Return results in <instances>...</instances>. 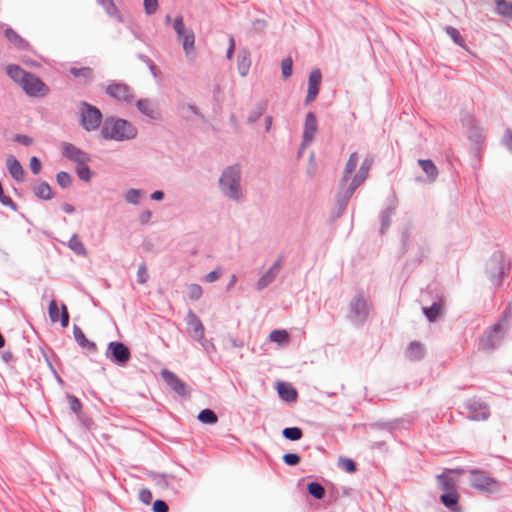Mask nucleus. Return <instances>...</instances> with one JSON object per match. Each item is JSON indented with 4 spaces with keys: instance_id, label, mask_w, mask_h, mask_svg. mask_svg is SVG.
<instances>
[{
    "instance_id": "1",
    "label": "nucleus",
    "mask_w": 512,
    "mask_h": 512,
    "mask_svg": "<svg viewBox=\"0 0 512 512\" xmlns=\"http://www.w3.org/2000/svg\"><path fill=\"white\" fill-rule=\"evenodd\" d=\"M6 70L7 74L30 96L42 97L48 93L47 85L40 78L24 71L21 67L9 65Z\"/></svg>"
},
{
    "instance_id": "2",
    "label": "nucleus",
    "mask_w": 512,
    "mask_h": 512,
    "mask_svg": "<svg viewBox=\"0 0 512 512\" xmlns=\"http://www.w3.org/2000/svg\"><path fill=\"white\" fill-rule=\"evenodd\" d=\"M359 161V155L357 153H352L344 171L342 181L343 183L348 184L351 191L355 190L365 181L372 165V160L366 157L357 170L356 168Z\"/></svg>"
},
{
    "instance_id": "3",
    "label": "nucleus",
    "mask_w": 512,
    "mask_h": 512,
    "mask_svg": "<svg viewBox=\"0 0 512 512\" xmlns=\"http://www.w3.org/2000/svg\"><path fill=\"white\" fill-rule=\"evenodd\" d=\"M102 134L105 138L124 140L136 135L135 128L125 120L108 119L105 121Z\"/></svg>"
},
{
    "instance_id": "4",
    "label": "nucleus",
    "mask_w": 512,
    "mask_h": 512,
    "mask_svg": "<svg viewBox=\"0 0 512 512\" xmlns=\"http://www.w3.org/2000/svg\"><path fill=\"white\" fill-rule=\"evenodd\" d=\"M80 113L82 125L86 130H95L99 127L102 121V115L97 108L87 103H82Z\"/></svg>"
},
{
    "instance_id": "5",
    "label": "nucleus",
    "mask_w": 512,
    "mask_h": 512,
    "mask_svg": "<svg viewBox=\"0 0 512 512\" xmlns=\"http://www.w3.org/2000/svg\"><path fill=\"white\" fill-rule=\"evenodd\" d=\"M471 484L473 487L483 491H494L498 488V482L484 472L475 471L471 473Z\"/></svg>"
},
{
    "instance_id": "6",
    "label": "nucleus",
    "mask_w": 512,
    "mask_h": 512,
    "mask_svg": "<svg viewBox=\"0 0 512 512\" xmlns=\"http://www.w3.org/2000/svg\"><path fill=\"white\" fill-rule=\"evenodd\" d=\"M49 317L52 322H60L62 327H67L69 324V314L67 307L62 304L59 305L56 300H52L48 308Z\"/></svg>"
},
{
    "instance_id": "7",
    "label": "nucleus",
    "mask_w": 512,
    "mask_h": 512,
    "mask_svg": "<svg viewBox=\"0 0 512 512\" xmlns=\"http://www.w3.org/2000/svg\"><path fill=\"white\" fill-rule=\"evenodd\" d=\"M108 350L111 352L113 360L121 365L126 364L130 359V351L123 343L111 342Z\"/></svg>"
},
{
    "instance_id": "8",
    "label": "nucleus",
    "mask_w": 512,
    "mask_h": 512,
    "mask_svg": "<svg viewBox=\"0 0 512 512\" xmlns=\"http://www.w3.org/2000/svg\"><path fill=\"white\" fill-rule=\"evenodd\" d=\"M107 93L118 101L130 102L133 95L128 86L120 83H114L108 86Z\"/></svg>"
},
{
    "instance_id": "9",
    "label": "nucleus",
    "mask_w": 512,
    "mask_h": 512,
    "mask_svg": "<svg viewBox=\"0 0 512 512\" xmlns=\"http://www.w3.org/2000/svg\"><path fill=\"white\" fill-rule=\"evenodd\" d=\"M238 180L239 169L237 167H230L227 169L221 178V183L230 188L232 197L236 196Z\"/></svg>"
},
{
    "instance_id": "10",
    "label": "nucleus",
    "mask_w": 512,
    "mask_h": 512,
    "mask_svg": "<svg viewBox=\"0 0 512 512\" xmlns=\"http://www.w3.org/2000/svg\"><path fill=\"white\" fill-rule=\"evenodd\" d=\"M321 73L319 70L312 71L309 76L308 83V95L306 98V103H310L314 101L318 95L320 84H321Z\"/></svg>"
},
{
    "instance_id": "11",
    "label": "nucleus",
    "mask_w": 512,
    "mask_h": 512,
    "mask_svg": "<svg viewBox=\"0 0 512 512\" xmlns=\"http://www.w3.org/2000/svg\"><path fill=\"white\" fill-rule=\"evenodd\" d=\"M161 376L164 379V381L178 394H185L186 393V385L182 382L181 379L177 377L174 373L163 370L161 372Z\"/></svg>"
},
{
    "instance_id": "12",
    "label": "nucleus",
    "mask_w": 512,
    "mask_h": 512,
    "mask_svg": "<svg viewBox=\"0 0 512 512\" xmlns=\"http://www.w3.org/2000/svg\"><path fill=\"white\" fill-rule=\"evenodd\" d=\"M276 389L284 401L295 402L298 397L296 389L290 383L279 381L276 383Z\"/></svg>"
},
{
    "instance_id": "13",
    "label": "nucleus",
    "mask_w": 512,
    "mask_h": 512,
    "mask_svg": "<svg viewBox=\"0 0 512 512\" xmlns=\"http://www.w3.org/2000/svg\"><path fill=\"white\" fill-rule=\"evenodd\" d=\"M63 154L68 159L78 163H85L88 160V157L85 153L72 145H65L63 148Z\"/></svg>"
},
{
    "instance_id": "14",
    "label": "nucleus",
    "mask_w": 512,
    "mask_h": 512,
    "mask_svg": "<svg viewBox=\"0 0 512 512\" xmlns=\"http://www.w3.org/2000/svg\"><path fill=\"white\" fill-rule=\"evenodd\" d=\"M317 131V120L313 113H308L305 121L304 139L310 141Z\"/></svg>"
},
{
    "instance_id": "15",
    "label": "nucleus",
    "mask_w": 512,
    "mask_h": 512,
    "mask_svg": "<svg viewBox=\"0 0 512 512\" xmlns=\"http://www.w3.org/2000/svg\"><path fill=\"white\" fill-rule=\"evenodd\" d=\"M7 167L15 180L22 181L24 179V170L21 164L14 157H9L7 159Z\"/></svg>"
},
{
    "instance_id": "16",
    "label": "nucleus",
    "mask_w": 512,
    "mask_h": 512,
    "mask_svg": "<svg viewBox=\"0 0 512 512\" xmlns=\"http://www.w3.org/2000/svg\"><path fill=\"white\" fill-rule=\"evenodd\" d=\"M458 500L459 495L454 490L441 496L442 503L454 512L459 511Z\"/></svg>"
},
{
    "instance_id": "17",
    "label": "nucleus",
    "mask_w": 512,
    "mask_h": 512,
    "mask_svg": "<svg viewBox=\"0 0 512 512\" xmlns=\"http://www.w3.org/2000/svg\"><path fill=\"white\" fill-rule=\"evenodd\" d=\"M189 328L195 339L201 340L204 337V326L197 317H191L189 321Z\"/></svg>"
},
{
    "instance_id": "18",
    "label": "nucleus",
    "mask_w": 512,
    "mask_h": 512,
    "mask_svg": "<svg viewBox=\"0 0 512 512\" xmlns=\"http://www.w3.org/2000/svg\"><path fill=\"white\" fill-rule=\"evenodd\" d=\"M489 415L488 408L482 404L470 406V417L475 420L486 419Z\"/></svg>"
},
{
    "instance_id": "19",
    "label": "nucleus",
    "mask_w": 512,
    "mask_h": 512,
    "mask_svg": "<svg viewBox=\"0 0 512 512\" xmlns=\"http://www.w3.org/2000/svg\"><path fill=\"white\" fill-rule=\"evenodd\" d=\"M419 165L422 170L427 174L428 178L433 181L438 175V170L434 163L430 160H419Z\"/></svg>"
},
{
    "instance_id": "20",
    "label": "nucleus",
    "mask_w": 512,
    "mask_h": 512,
    "mask_svg": "<svg viewBox=\"0 0 512 512\" xmlns=\"http://www.w3.org/2000/svg\"><path fill=\"white\" fill-rule=\"evenodd\" d=\"M75 338L81 347L87 349L88 351H92V352L96 350L95 343L88 340L82 331H80V330L76 331Z\"/></svg>"
},
{
    "instance_id": "21",
    "label": "nucleus",
    "mask_w": 512,
    "mask_h": 512,
    "mask_svg": "<svg viewBox=\"0 0 512 512\" xmlns=\"http://www.w3.org/2000/svg\"><path fill=\"white\" fill-rule=\"evenodd\" d=\"M198 419L205 424H215L218 421L217 415L210 409L202 410L198 415Z\"/></svg>"
},
{
    "instance_id": "22",
    "label": "nucleus",
    "mask_w": 512,
    "mask_h": 512,
    "mask_svg": "<svg viewBox=\"0 0 512 512\" xmlns=\"http://www.w3.org/2000/svg\"><path fill=\"white\" fill-rule=\"evenodd\" d=\"M35 193L42 199H50L53 196L52 189L47 183H39L35 187Z\"/></svg>"
},
{
    "instance_id": "23",
    "label": "nucleus",
    "mask_w": 512,
    "mask_h": 512,
    "mask_svg": "<svg viewBox=\"0 0 512 512\" xmlns=\"http://www.w3.org/2000/svg\"><path fill=\"white\" fill-rule=\"evenodd\" d=\"M450 473L459 475L462 473V471L461 470H448L445 474L439 476L438 480L440 481L443 490L448 491V490L454 489V486L450 483V479L448 476V474H450Z\"/></svg>"
},
{
    "instance_id": "24",
    "label": "nucleus",
    "mask_w": 512,
    "mask_h": 512,
    "mask_svg": "<svg viewBox=\"0 0 512 512\" xmlns=\"http://www.w3.org/2000/svg\"><path fill=\"white\" fill-rule=\"evenodd\" d=\"M308 492L316 499H322L325 495L324 487L316 482L308 484Z\"/></svg>"
},
{
    "instance_id": "25",
    "label": "nucleus",
    "mask_w": 512,
    "mask_h": 512,
    "mask_svg": "<svg viewBox=\"0 0 512 512\" xmlns=\"http://www.w3.org/2000/svg\"><path fill=\"white\" fill-rule=\"evenodd\" d=\"M424 354V349L419 343H412L408 348V356L412 360L420 359Z\"/></svg>"
},
{
    "instance_id": "26",
    "label": "nucleus",
    "mask_w": 512,
    "mask_h": 512,
    "mask_svg": "<svg viewBox=\"0 0 512 512\" xmlns=\"http://www.w3.org/2000/svg\"><path fill=\"white\" fill-rule=\"evenodd\" d=\"M283 435L289 440L296 441L302 438L303 433L298 427H290L283 430Z\"/></svg>"
},
{
    "instance_id": "27",
    "label": "nucleus",
    "mask_w": 512,
    "mask_h": 512,
    "mask_svg": "<svg viewBox=\"0 0 512 512\" xmlns=\"http://www.w3.org/2000/svg\"><path fill=\"white\" fill-rule=\"evenodd\" d=\"M138 107L139 109L145 113L146 115L150 116V117H154L155 114H156V109L154 107V105L148 101V100H139L138 101Z\"/></svg>"
},
{
    "instance_id": "28",
    "label": "nucleus",
    "mask_w": 512,
    "mask_h": 512,
    "mask_svg": "<svg viewBox=\"0 0 512 512\" xmlns=\"http://www.w3.org/2000/svg\"><path fill=\"white\" fill-rule=\"evenodd\" d=\"M5 35L8 38V40L12 43H14L18 47H25L27 46V43L13 30L7 29L5 31Z\"/></svg>"
},
{
    "instance_id": "29",
    "label": "nucleus",
    "mask_w": 512,
    "mask_h": 512,
    "mask_svg": "<svg viewBox=\"0 0 512 512\" xmlns=\"http://www.w3.org/2000/svg\"><path fill=\"white\" fill-rule=\"evenodd\" d=\"M270 339L277 343H287L289 335L285 330H275L270 334Z\"/></svg>"
},
{
    "instance_id": "30",
    "label": "nucleus",
    "mask_w": 512,
    "mask_h": 512,
    "mask_svg": "<svg viewBox=\"0 0 512 512\" xmlns=\"http://www.w3.org/2000/svg\"><path fill=\"white\" fill-rule=\"evenodd\" d=\"M496 8L497 11L503 15H511L512 14V4L507 2L506 0H496Z\"/></svg>"
},
{
    "instance_id": "31",
    "label": "nucleus",
    "mask_w": 512,
    "mask_h": 512,
    "mask_svg": "<svg viewBox=\"0 0 512 512\" xmlns=\"http://www.w3.org/2000/svg\"><path fill=\"white\" fill-rule=\"evenodd\" d=\"M441 312V305L438 303L433 304L430 308H425L424 313L430 321H434Z\"/></svg>"
},
{
    "instance_id": "32",
    "label": "nucleus",
    "mask_w": 512,
    "mask_h": 512,
    "mask_svg": "<svg viewBox=\"0 0 512 512\" xmlns=\"http://www.w3.org/2000/svg\"><path fill=\"white\" fill-rule=\"evenodd\" d=\"M188 296L192 300H198L202 296V288L198 284H191L188 287Z\"/></svg>"
},
{
    "instance_id": "33",
    "label": "nucleus",
    "mask_w": 512,
    "mask_h": 512,
    "mask_svg": "<svg viewBox=\"0 0 512 512\" xmlns=\"http://www.w3.org/2000/svg\"><path fill=\"white\" fill-rule=\"evenodd\" d=\"M339 465L342 469L349 473H353L356 470V464L352 459L349 458H342L339 461Z\"/></svg>"
},
{
    "instance_id": "34",
    "label": "nucleus",
    "mask_w": 512,
    "mask_h": 512,
    "mask_svg": "<svg viewBox=\"0 0 512 512\" xmlns=\"http://www.w3.org/2000/svg\"><path fill=\"white\" fill-rule=\"evenodd\" d=\"M292 59L286 58L281 63L282 74L285 78H288L292 74Z\"/></svg>"
},
{
    "instance_id": "35",
    "label": "nucleus",
    "mask_w": 512,
    "mask_h": 512,
    "mask_svg": "<svg viewBox=\"0 0 512 512\" xmlns=\"http://www.w3.org/2000/svg\"><path fill=\"white\" fill-rule=\"evenodd\" d=\"M71 73L75 77H84V78H90L92 75L91 69L83 67V68H72Z\"/></svg>"
},
{
    "instance_id": "36",
    "label": "nucleus",
    "mask_w": 512,
    "mask_h": 512,
    "mask_svg": "<svg viewBox=\"0 0 512 512\" xmlns=\"http://www.w3.org/2000/svg\"><path fill=\"white\" fill-rule=\"evenodd\" d=\"M77 173L78 176L85 181H88L91 177L90 170L84 165V163H79Z\"/></svg>"
},
{
    "instance_id": "37",
    "label": "nucleus",
    "mask_w": 512,
    "mask_h": 512,
    "mask_svg": "<svg viewBox=\"0 0 512 512\" xmlns=\"http://www.w3.org/2000/svg\"><path fill=\"white\" fill-rule=\"evenodd\" d=\"M57 181L62 187H68L71 184V176L66 172H60L57 175Z\"/></svg>"
},
{
    "instance_id": "38",
    "label": "nucleus",
    "mask_w": 512,
    "mask_h": 512,
    "mask_svg": "<svg viewBox=\"0 0 512 512\" xmlns=\"http://www.w3.org/2000/svg\"><path fill=\"white\" fill-rule=\"evenodd\" d=\"M183 46L186 51H189L194 46V36L192 34H183Z\"/></svg>"
},
{
    "instance_id": "39",
    "label": "nucleus",
    "mask_w": 512,
    "mask_h": 512,
    "mask_svg": "<svg viewBox=\"0 0 512 512\" xmlns=\"http://www.w3.org/2000/svg\"><path fill=\"white\" fill-rule=\"evenodd\" d=\"M279 269H280V264L276 263L275 266L272 268V270L269 272L270 276H265L261 279L262 286L267 285L272 280V278L278 272Z\"/></svg>"
},
{
    "instance_id": "40",
    "label": "nucleus",
    "mask_w": 512,
    "mask_h": 512,
    "mask_svg": "<svg viewBox=\"0 0 512 512\" xmlns=\"http://www.w3.org/2000/svg\"><path fill=\"white\" fill-rule=\"evenodd\" d=\"M284 462L287 464V465H290V466H294V465H297L299 464L300 462V457L297 455V454H286L284 456Z\"/></svg>"
},
{
    "instance_id": "41",
    "label": "nucleus",
    "mask_w": 512,
    "mask_h": 512,
    "mask_svg": "<svg viewBox=\"0 0 512 512\" xmlns=\"http://www.w3.org/2000/svg\"><path fill=\"white\" fill-rule=\"evenodd\" d=\"M144 6L147 13H154L158 8V0H144Z\"/></svg>"
},
{
    "instance_id": "42",
    "label": "nucleus",
    "mask_w": 512,
    "mask_h": 512,
    "mask_svg": "<svg viewBox=\"0 0 512 512\" xmlns=\"http://www.w3.org/2000/svg\"><path fill=\"white\" fill-rule=\"evenodd\" d=\"M140 500L145 504H150L152 501V493L148 489H142L139 493Z\"/></svg>"
},
{
    "instance_id": "43",
    "label": "nucleus",
    "mask_w": 512,
    "mask_h": 512,
    "mask_svg": "<svg viewBox=\"0 0 512 512\" xmlns=\"http://www.w3.org/2000/svg\"><path fill=\"white\" fill-rule=\"evenodd\" d=\"M0 202L6 206L14 207L15 204L9 196H6L3 191L2 184L0 183Z\"/></svg>"
},
{
    "instance_id": "44",
    "label": "nucleus",
    "mask_w": 512,
    "mask_h": 512,
    "mask_svg": "<svg viewBox=\"0 0 512 512\" xmlns=\"http://www.w3.org/2000/svg\"><path fill=\"white\" fill-rule=\"evenodd\" d=\"M154 512H168V505L162 500H156L153 504Z\"/></svg>"
},
{
    "instance_id": "45",
    "label": "nucleus",
    "mask_w": 512,
    "mask_h": 512,
    "mask_svg": "<svg viewBox=\"0 0 512 512\" xmlns=\"http://www.w3.org/2000/svg\"><path fill=\"white\" fill-rule=\"evenodd\" d=\"M30 168L34 174H38L41 170V162L37 157H32L30 160Z\"/></svg>"
},
{
    "instance_id": "46",
    "label": "nucleus",
    "mask_w": 512,
    "mask_h": 512,
    "mask_svg": "<svg viewBox=\"0 0 512 512\" xmlns=\"http://www.w3.org/2000/svg\"><path fill=\"white\" fill-rule=\"evenodd\" d=\"M139 197H140V193L137 190H130L126 195L127 201L131 202V203H137L139 200Z\"/></svg>"
},
{
    "instance_id": "47",
    "label": "nucleus",
    "mask_w": 512,
    "mask_h": 512,
    "mask_svg": "<svg viewBox=\"0 0 512 512\" xmlns=\"http://www.w3.org/2000/svg\"><path fill=\"white\" fill-rule=\"evenodd\" d=\"M69 403L74 412H80L82 404L76 397H69Z\"/></svg>"
},
{
    "instance_id": "48",
    "label": "nucleus",
    "mask_w": 512,
    "mask_h": 512,
    "mask_svg": "<svg viewBox=\"0 0 512 512\" xmlns=\"http://www.w3.org/2000/svg\"><path fill=\"white\" fill-rule=\"evenodd\" d=\"M173 26H174V29L179 34V36H182L185 33V31H184V24H183L182 18H177L174 21V25Z\"/></svg>"
},
{
    "instance_id": "49",
    "label": "nucleus",
    "mask_w": 512,
    "mask_h": 512,
    "mask_svg": "<svg viewBox=\"0 0 512 512\" xmlns=\"http://www.w3.org/2000/svg\"><path fill=\"white\" fill-rule=\"evenodd\" d=\"M221 273L217 270L209 273L206 277H205V281L207 282H214L216 281L217 279H219Z\"/></svg>"
},
{
    "instance_id": "50",
    "label": "nucleus",
    "mask_w": 512,
    "mask_h": 512,
    "mask_svg": "<svg viewBox=\"0 0 512 512\" xmlns=\"http://www.w3.org/2000/svg\"><path fill=\"white\" fill-rule=\"evenodd\" d=\"M17 141H19V142H21V143H23L25 145L31 144V139L28 138L27 136H18L17 137Z\"/></svg>"
},
{
    "instance_id": "51",
    "label": "nucleus",
    "mask_w": 512,
    "mask_h": 512,
    "mask_svg": "<svg viewBox=\"0 0 512 512\" xmlns=\"http://www.w3.org/2000/svg\"><path fill=\"white\" fill-rule=\"evenodd\" d=\"M163 196H164V195H163V192H161V191H155V192L151 195L152 199H154V200H161V199L163 198Z\"/></svg>"
},
{
    "instance_id": "52",
    "label": "nucleus",
    "mask_w": 512,
    "mask_h": 512,
    "mask_svg": "<svg viewBox=\"0 0 512 512\" xmlns=\"http://www.w3.org/2000/svg\"><path fill=\"white\" fill-rule=\"evenodd\" d=\"M150 216H151V213H150V212H146V213L144 214V216H143V221H145V222H146V221H148V220H149V218H150Z\"/></svg>"
},
{
    "instance_id": "53",
    "label": "nucleus",
    "mask_w": 512,
    "mask_h": 512,
    "mask_svg": "<svg viewBox=\"0 0 512 512\" xmlns=\"http://www.w3.org/2000/svg\"><path fill=\"white\" fill-rule=\"evenodd\" d=\"M452 36L455 38V40H457L459 33L455 29H452Z\"/></svg>"
},
{
    "instance_id": "54",
    "label": "nucleus",
    "mask_w": 512,
    "mask_h": 512,
    "mask_svg": "<svg viewBox=\"0 0 512 512\" xmlns=\"http://www.w3.org/2000/svg\"><path fill=\"white\" fill-rule=\"evenodd\" d=\"M64 209H65V211H67V212H72V211H73L72 207H71V206H69V205H66V206L64 207Z\"/></svg>"
}]
</instances>
